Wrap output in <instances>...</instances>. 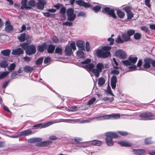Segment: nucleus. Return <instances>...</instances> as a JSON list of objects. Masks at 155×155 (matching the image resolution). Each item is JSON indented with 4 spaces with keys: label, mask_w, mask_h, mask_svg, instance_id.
Listing matches in <instances>:
<instances>
[{
    "label": "nucleus",
    "mask_w": 155,
    "mask_h": 155,
    "mask_svg": "<svg viewBox=\"0 0 155 155\" xmlns=\"http://www.w3.org/2000/svg\"><path fill=\"white\" fill-rule=\"evenodd\" d=\"M111 47L110 46H105L102 48L101 49L97 50L96 51L97 56L100 58H107L110 55L109 50Z\"/></svg>",
    "instance_id": "f257e3e1"
},
{
    "label": "nucleus",
    "mask_w": 155,
    "mask_h": 155,
    "mask_svg": "<svg viewBox=\"0 0 155 155\" xmlns=\"http://www.w3.org/2000/svg\"><path fill=\"white\" fill-rule=\"evenodd\" d=\"M106 143L108 146H111L114 144L112 138H117L118 137L117 134L115 133L108 132L105 134Z\"/></svg>",
    "instance_id": "f03ea898"
},
{
    "label": "nucleus",
    "mask_w": 155,
    "mask_h": 155,
    "mask_svg": "<svg viewBox=\"0 0 155 155\" xmlns=\"http://www.w3.org/2000/svg\"><path fill=\"white\" fill-rule=\"evenodd\" d=\"M91 62V60L90 59H87L86 60L81 62L80 65L81 67L84 68L87 71H91L93 72V69L95 66V65L93 63H89Z\"/></svg>",
    "instance_id": "7ed1b4c3"
},
{
    "label": "nucleus",
    "mask_w": 155,
    "mask_h": 155,
    "mask_svg": "<svg viewBox=\"0 0 155 155\" xmlns=\"http://www.w3.org/2000/svg\"><path fill=\"white\" fill-rule=\"evenodd\" d=\"M154 116L153 114L151 112H143L139 114L140 120H149L155 119V117H152Z\"/></svg>",
    "instance_id": "20e7f679"
},
{
    "label": "nucleus",
    "mask_w": 155,
    "mask_h": 155,
    "mask_svg": "<svg viewBox=\"0 0 155 155\" xmlns=\"http://www.w3.org/2000/svg\"><path fill=\"white\" fill-rule=\"evenodd\" d=\"M96 68L93 69V73L96 77L99 76L100 73L104 68V65L101 63H98L96 65Z\"/></svg>",
    "instance_id": "39448f33"
},
{
    "label": "nucleus",
    "mask_w": 155,
    "mask_h": 155,
    "mask_svg": "<svg viewBox=\"0 0 155 155\" xmlns=\"http://www.w3.org/2000/svg\"><path fill=\"white\" fill-rule=\"evenodd\" d=\"M102 12L104 14H107L110 16L114 18H116V17L114 10L109 7H105L103 8L102 10Z\"/></svg>",
    "instance_id": "423d86ee"
},
{
    "label": "nucleus",
    "mask_w": 155,
    "mask_h": 155,
    "mask_svg": "<svg viewBox=\"0 0 155 155\" xmlns=\"http://www.w3.org/2000/svg\"><path fill=\"white\" fill-rule=\"evenodd\" d=\"M74 9L72 8H69L67 11L68 19L70 21H74L76 17V15L74 13Z\"/></svg>",
    "instance_id": "0eeeda50"
},
{
    "label": "nucleus",
    "mask_w": 155,
    "mask_h": 155,
    "mask_svg": "<svg viewBox=\"0 0 155 155\" xmlns=\"http://www.w3.org/2000/svg\"><path fill=\"white\" fill-rule=\"evenodd\" d=\"M36 51V47L33 45H29L28 49L25 50L26 53L28 55L34 54Z\"/></svg>",
    "instance_id": "6e6552de"
},
{
    "label": "nucleus",
    "mask_w": 155,
    "mask_h": 155,
    "mask_svg": "<svg viewBox=\"0 0 155 155\" xmlns=\"http://www.w3.org/2000/svg\"><path fill=\"white\" fill-rule=\"evenodd\" d=\"M116 55L119 58L122 59H125L127 57L125 52L122 50H119L115 52Z\"/></svg>",
    "instance_id": "1a4fd4ad"
},
{
    "label": "nucleus",
    "mask_w": 155,
    "mask_h": 155,
    "mask_svg": "<svg viewBox=\"0 0 155 155\" xmlns=\"http://www.w3.org/2000/svg\"><path fill=\"white\" fill-rule=\"evenodd\" d=\"M55 123V122H53V121H50L44 124H40L36 125H35L33 126V127H36L37 128L41 129L46 127Z\"/></svg>",
    "instance_id": "9d476101"
},
{
    "label": "nucleus",
    "mask_w": 155,
    "mask_h": 155,
    "mask_svg": "<svg viewBox=\"0 0 155 155\" xmlns=\"http://www.w3.org/2000/svg\"><path fill=\"white\" fill-rule=\"evenodd\" d=\"M46 4V2L45 0H38V2L36 4L37 8L40 10H43Z\"/></svg>",
    "instance_id": "9b49d317"
},
{
    "label": "nucleus",
    "mask_w": 155,
    "mask_h": 155,
    "mask_svg": "<svg viewBox=\"0 0 155 155\" xmlns=\"http://www.w3.org/2000/svg\"><path fill=\"white\" fill-rule=\"evenodd\" d=\"M24 50L21 48H18L12 50V54L14 55H20L24 53Z\"/></svg>",
    "instance_id": "f8f14e48"
},
{
    "label": "nucleus",
    "mask_w": 155,
    "mask_h": 155,
    "mask_svg": "<svg viewBox=\"0 0 155 155\" xmlns=\"http://www.w3.org/2000/svg\"><path fill=\"white\" fill-rule=\"evenodd\" d=\"M152 59L147 58L144 60V64L143 65L145 68H150V64H152Z\"/></svg>",
    "instance_id": "ddd939ff"
},
{
    "label": "nucleus",
    "mask_w": 155,
    "mask_h": 155,
    "mask_svg": "<svg viewBox=\"0 0 155 155\" xmlns=\"http://www.w3.org/2000/svg\"><path fill=\"white\" fill-rule=\"evenodd\" d=\"M5 31L8 32H10L12 31L13 29V26L11 25L9 21H6L5 22Z\"/></svg>",
    "instance_id": "4468645a"
},
{
    "label": "nucleus",
    "mask_w": 155,
    "mask_h": 155,
    "mask_svg": "<svg viewBox=\"0 0 155 155\" xmlns=\"http://www.w3.org/2000/svg\"><path fill=\"white\" fill-rule=\"evenodd\" d=\"M27 1L28 0H22L21 1V5L20 8L22 10L29 9L30 7L28 6V5L27 4Z\"/></svg>",
    "instance_id": "2eb2a0df"
},
{
    "label": "nucleus",
    "mask_w": 155,
    "mask_h": 155,
    "mask_svg": "<svg viewBox=\"0 0 155 155\" xmlns=\"http://www.w3.org/2000/svg\"><path fill=\"white\" fill-rule=\"evenodd\" d=\"M76 45L79 49H82L85 51L84 46L85 43L84 41H79L76 42Z\"/></svg>",
    "instance_id": "dca6fc26"
},
{
    "label": "nucleus",
    "mask_w": 155,
    "mask_h": 155,
    "mask_svg": "<svg viewBox=\"0 0 155 155\" xmlns=\"http://www.w3.org/2000/svg\"><path fill=\"white\" fill-rule=\"evenodd\" d=\"M76 3L80 6H84L85 7H88L90 6V5L89 4L86 3L82 0H77Z\"/></svg>",
    "instance_id": "f3484780"
},
{
    "label": "nucleus",
    "mask_w": 155,
    "mask_h": 155,
    "mask_svg": "<svg viewBox=\"0 0 155 155\" xmlns=\"http://www.w3.org/2000/svg\"><path fill=\"white\" fill-rule=\"evenodd\" d=\"M117 82V78L114 76H113L111 80V85L113 89H115L116 87V84Z\"/></svg>",
    "instance_id": "a211bd4d"
},
{
    "label": "nucleus",
    "mask_w": 155,
    "mask_h": 155,
    "mask_svg": "<svg viewBox=\"0 0 155 155\" xmlns=\"http://www.w3.org/2000/svg\"><path fill=\"white\" fill-rule=\"evenodd\" d=\"M145 152V150L143 149H133L132 150V152L136 155H141L144 153Z\"/></svg>",
    "instance_id": "6ab92c4d"
},
{
    "label": "nucleus",
    "mask_w": 155,
    "mask_h": 155,
    "mask_svg": "<svg viewBox=\"0 0 155 155\" xmlns=\"http://www.w3.org/2000/svg\"><path fill=\"white\" fill-rule=\"evenodd\" d=\"M32 133V131L30 129H28L21 132L20 133V136H26L31 135Z\"/></svg>",
    "instance_id": "aec40b11"
},
{
    "label": "nucleus",
    "mask_w": 155,
    "mask_h": 155,
    "mask_svg": "<svg viewBox=\"0 0 155 155\" xmlns=\"http://www.w3.org/2000/svg\"><path fill=\"white\" fill-rule=\"evenodd\" d=\"M84 50L79 49L77 52V55L79 58H84L85 57V54L83 52Z\"/></svg>",
    "instance_id": "412c9836"
},
{
    "label": "nucleus",
    "mask_w": 155,
    "mask_h": 155,
    "mask_svg": "<svg viewBox=\"0 0 155 155\" xmlns=\"http://www.w3.org/2000/svg\"><path fill=\"white\" fill-rule=\"evenodd\" d=\"M118 143L122 147H129L132 145V144L126 141L119 142Z\"/></svg>",
    "instance_id": "4be33fe9"
},
{
    "label": "nucleus",
    "mask_w": 155,
    "mask_h": 155,
    "mask_svg": "<svg viewBox=\"0 0 155 155\" xmlns=\"http://www.w3.org/2000/svg\"><path fill=\"white\" fill-rule=\"evenodd\" d=\"M42 140L40 138H30L28 140V142L29 143H33L37 142H40Z\"/></svg>",
    "instance_id": "5701e85b"
},
{
    "label": "nucleus",
    "mask_w": 155,
    "mask_h": 155,
    "mask_svg": "<svg viewBox=\"0 0 155 155\" xmlns=\"http://www.w3.org/2000/svg\"><path fill=\"white\" fill-rule=\"evenodd\" d=\"M47 48V45L45 43H44L41 45H38V46L37 49L39 51L43 52Z\"/></svg>",
    "instance_id": "b1692460"
},
{
    "label": "nucleus",
    "mask_w": 155,
    "mask_h": 155,
    "mask_svg": "<svg viewBox=\"0 0 155 155\" xmlns=\"http://www.w3.org/2000/svg\"><path fill=\"white\" fill-rule=\"evenodd\" d=\"M55 46L51 44L48 45L47 47V51L48 53H52L54 50Z\"/></svg>",
    "instance_id": "393cba45"
},
{
    "label": "nucleus",
    "mask_w": 155,
    "mask_h": 155,
    "mask_svg": "<svg viewBox=\"0 0 155 155\" xmlns=\"http://www.w3.org/2000/svg\"><path fill=\"white\" fill-rule=\"evenodd\" d=\"M97 120H101L108 119V115L101 116L94 118Z\"/></svg>",
    "instance_id": "a878e982"
},
{
    "label": "nucleus",
    "mask_w": 155,
    "mask_h": 155,
    "mask_svg": "<svg viewBox=\"0 0 155 155\" xmlns=\"http://www.w3.org/2000/svg\"><path fill=\"white\" fill-rule=\"evenodd\" d=\"M108 119H118L120 118V114H113L108 115Z\"/></svg>",
    "instance_id": "bb28decb"
},
{
    "label": "nucleus",
    "mask_w": 155,
    "mask_h": 155,
    "mask_svg": "<svg viewBox=\"0 0 155 155\" xmlns=\"http://www.w3.org/2000/svg\"><path fill=\"white\" fill-rule=\"evenodd\" d=\"M72 52L71 48L69 46H67L65 48V54L67 55H71Z\"/></svg>",
    "instance_id": "cd10ccee"
},
{
    "label": "nucleus",
    "mask_w": 155,
    "mask_h": 155,
    "mask_svg": "<svg viewBox=\"0 0 155 155\" xmlns=\"http://www.w3.org/2000/svg\"><path fill=\"white\" fill-rule=\"evenodd\" d=\"M89 143H91L94 145H96V146H100L102 144V142L100 141H99V140H93L91 141H90L89 142Z\"/></svg>",
    "instance_id": "c85d7f7f"
},
{
    "label": "nucleus",
    "mask_w": 155,
    "mask_h": 155,
    "mask_svg": "<svg viewBox=\"0 0 155 155\" xmlns=\"http://www.w3.org/2000/svg\"><path fill=\"white\" fill-rule=\"evenodd\" d=\"M124 42L127 41H129L130 39V37L126 33L123 34L121 36Z\"/></svg>",
    "instance_id": "c756f323"
},
{
    "label": "nucleus",
    "mask_w": 155,
    "mask_h": 155,
    "mask_svg": "<svg viewBox=\"0 0 155 155\" xmlns=\"http://www.w3.org/2000/svg\"><path fill=\"white\" fill-rule=\"evenodd\" d=\"M128 60L130 61V64H131L136 63L137 61V57L130 56L128 58Z\"/></svg>",
    "instance_id": "7c9ffc66"
},
{
    "label": "nucleus",
    "mask_w": 155,
    "mask_h": 155,
    "mask_svg": "<svg viewBox=\"0 0 155 155\" xmlns=\"http://www.w3.org/2000/svg\"><path fill=\"white\" fill-rule=\"evenodd\" d=\"M81 121V119H73V120H70V119H65L64 120V121H61V122H71V123H74L77 122H80Z\"/></svg>",
    "instance_id": "2f4dec72"
},
{
    "label": "nucleus",
    "mask_w": 155,
    "mask_h": 155,
    "mask_svg": "<svg viewBox=\"0 0 155 155\" xmlns=\"http://www.w3.org/2000/svg\"><path fill=\"white\" fill-rule=\"evenodd\" d=\"M11 50L10 49H6L2 50L1 53L2 54L5 56H8L10 55Z\"/></svg>",
    "instance_id": "473e14b6"
},
{
    "label": "nucleus",
    "mask_w": 155,
    "mask_h": 155,
    "mask_svg": "<svg viewBox=\"0 0 155 155\" xmlns=\"http://www.w3.org/2000/svg\"><path fill=\"white\" fill-rule=\"evenodd\" d=\"M105 80L103 78H99L98 84L99 86H101L104 84Z\"/></svg>",
    "instance_id": "72a5a7b5"
},
{
    "label": "nucleus",
    "mask_w": 155,
    "mask_h": 155,
    "mask_svg": "<svg viewBox=\"0 0 155 155\" xmlns=\"http://www.w3.org/2000/svg\"><path fill=\"white\" fill-rule=\"evenodd\" d=\"M18 40L21 42L24 41L26 39V34L25 33L21 34L18 37Z\"/></svg>",
    "instance_id": "f704fd0d"
},
{
    "label": "nucleus",
    "mask_w": 155,
    "mask_h": 155,
    "mask_svg": "<svg viewBox=\"0 0 155 155\" xmlns=\"http://www.w3.org/2000/svg\"><path fill=\"white\" fill-rule=\"evenodd\" d=\"M28 6L30 7L29 9L31 8L32 7H34L35 6L36 3L34 0H31L28 2Z\"/></svg>",
    "instance_id": "c9c22d12"
},
{
    "label": "nucleus",
    "mask_w": 155,
    "mask_h": 155,
    "mask_svg": "<svg viewBox=\"0 0 155 155\" xmlns=\"http://www.w3.org/2000/svg\"><path fill=\"white\" fill-rule=\"evenodd\" d=\"M33 70V67L29 66H26L24 69V71L27 73L32 72Z\"/></svg>",
    "instance_id": "e433bc0d"
},
{
    "label": "nucleus",
    "mask_w": 155,
    "mask_h": 155,
    "mask_svg": "<svg viewBox=\"0 0 155 155\" xmlns=\"http://www.w3.org/2000/svg\"><path fill=\"white\" fill-rule=\"evenodd\" d=\"M29 45L27 43H24L20 45V46L24 50H26L28 48Z\"/></svg>",
    "instance_id": "4c0bfd02"
},
{
    "label": "nucleus",
    "mask_w": 155,
    "mask_h": 155,
    "mask_svg": "<svg viewBox=\"0 0 155 155\" xmlns=\"http://www.w3.org/2000/svg\"><path fill=\"white\" fill-rule=\"evenodd\" d=\"M117 14L118 16L120 18H123L125 15V14L124 12L119 10L117 11Z\"/></svg>",
    "instance_id": "58836bf2"
},
{
    "label": "nucleus",
    "mask_w": 155,
    "mask_h": 155,
    "mask_svg": "<svg viewBox=\"0 0 155 155\" xmlns=\"http://www.w3.org/2000/svg\"><path fill=\"white\" fill-rule=\"evenodd\" d=\"M113 60L114 62V63H113V68H114L118 69L119 68L118 67V64L115 58H113Z\"/></svg>",
    "instance_id": "ea45409f"
},
{
    "label": "nucleus",
    "mask_w": 155,
    "mask_h": 155,
    "mask_svg": "<svg viewBox=\"0 0 155 155\" xmlns=\"http://www.w3.org/2000/svg\"><path fill=\"white\" fill-rule=\"evenodd\" d=\"M9 73L8 71L3 72L0 74V79H1L6 77Z\"/></svg>",
    "instance_id": "a19ab883"
},
{
    "label": "nucleus",
    "mask_w": 155,
    "mask_h": 155,
    "mask_svg": "<svg viewBox=\"0 0 155 155\" xmlns=\"http://www.w3.org/2000/svg\"><path fill=\"white\" fill-rule=\"evenodd\" d=\"M15 67L16 65L14 63L10 64L9 66L7 68L8 71H12L13 70Z\"/></svg>",
    "instance_id": "79ce46f5"
},
{
    "label": "nucleus",
    "mask_w": 155,
    "mask_h": 155,
    "mask_svg": "<svg viewBox=\"0 0 155 155\" xmlns=\"http://www.w3.org/2000/svg\"><path fill=\"white\" fill-rule=\"evenodd\" d=\"M8 64L5 61H2L0 63V66L2 68H6L8 66Z\"/></svg>",
    "instance_id": "37998d69"
},
{
    "label": "nucleus",
    "mask_w": 155,
    "mask_h": 155,
    "mask_svg": "<svg viewBox=\"0 0 155 155\" xmlns=\"http://www.w3.org/2000/svg\"><path fill=\"white\" fill-rule=\"evenodd\" d=\"M62 49L61 47H58L55 49V53L59 54H62Z\"/></svg>",
    "instance_id": "c03bdc74"
},
{
    "label": "nucleus",
    "mask_w": 155,
    "mask_h": 155,
    "mask_svg": "<svg viewBox=\"0 0 155 155\" xmlns=\"http://www.w3.org/2000/svg\"><path fill=\"white\" fill-rule=\"evenodd\" d=\"M115 41L117 43H122L124 42L123 39H122L120 36L119 35L115 39Z\"/></svg>",
    "instance_id": "a18cd8bd"
},
{
    "label": "nucleus",
    "mask_w": 155,
    "mask_h": 155,
    "mask_svg": "<svg viewBox=\"0 0 155 155\" xmlns=\"http://www.w3.org/2000/svg\"><path fill=\"white\" fill-rule=\"evenodd\" d=\"M101 7L99 5H97L93 7L92 8V9L94 12L97 13V12L100 9Z\"/></svg>",
    "instance_id": "49530a36"
},
{
    "label": "nucleus",
    "mask_w": 155,
    "mask_h": 155,
    "mask_svg": "<svg viewBox=\"0 0 155 155\" xmlns=\"http://www.w3.org/2000/svg\"><path fill=\"white\" fill-rule=\"evenodd\" d=\"M141 35L139 33H136L134 34V38L136 40L140 39L141 37Z\"/></svg>",
    "instance_id": "de8ad7c7"
},
{
    "label": "nucleus",
    "mask_w": 155,
    "mask_h": 155,
    "mask_svg": "<svg viewBox=\"0 0 155 155\" xmlns=\"http://www.w3.org/2000/svg\"><path fill=\"white\" fill-rule=\"evenodd\" d=\"M135 31L133 30H129L127 32V34L130 37L134 34Z\"/></svg>",
    "instance_id": "09e8293b"
},
{
    "label": "nucleus",
    "mask_w": 155,
    "mask_h": 155,
    "mask_svg": "<svg viewBox=\"0 0 155 155\" xmlns=\"http://www.w3.org/2000/svg\"><path fill=\"white\" fill-rule=\"evenodd\" d=\"M129 68L130 70H131V71H134L137 70V66L135 65H132L130 66L129 67ZM140 69H141V68H140V69H138V70Z\"/></svg>",
    "instance_id": "8fccbe9b"
},
{
    "label": "nucleus",
    "mask_w": 155,
    "mask_h": 155,
    "mask_svg": "<svg viewBox=\"0 0 155 155\" xmlns=\"http://www.w3.org/2000/svg\"><path fill=\"white\" fill-rule=\"evenodd\" d=\"M43 58H40L38 59L36 61V64L38 65L41 64L43 61Z\"/></svg>",
    "instance_id": "3c124183"
},
{
    "label": "nucleus",
    "mask_w": 155,
    "mask_h": 155,
    "mask_svg": "<svg viewBox=\"0 0 155 155\" xmlns=\"http://www.w3.org/2000/svg\"><path fill=\"white\" fill-rule=\"evenodd\" d=\"M96 99L93 97L88 101L87 104L88 105H91L93 104L96 101Z\"/></svg>",
    "instance_id": "603ef678"
},
{
    "label": "nucleus",
    "mask_w": 155,
    "mask_h": 155,
    "mask_svg": "<svg viewBox=\"0 0 155 155\" xmlns=\"http://www.w3.org/2000/svg\"><path fill=\"white\" fill-rule=\"evenodd\" d=\"M52 142L50 140H47L42 142V144L45 146H46L52 143Z\"/></svg>",
    "instance_id": "864d4df0"
},
{
    "label": "nucleus",
    "mask_w": 155,
    "mask_h": 155,
    "mask_svg": "<svg viewBox=\"0 0 155 155\" xmlns=\"http://www.w3.org/2000/svg\"><path fill=\"white\" fill-rule=\"evenodd\" d=\"M77 16L78 17L82 16L85 17L86 16V14L85 13L83 12H81L78 14Z\"/></svg>",
    "instance_id": "5fc2aeb1"
},
{
    "label": "nucleus",
    "mask_w": 155,
    "mask_h": 155,
    "mask_svg": "<svg viewBox=\"0 0 155 155\" xmlns=\"http://www.w3.org/2000/svg\"><path fill=\"white\" fill-rule=\"evenodd\" d=\"M122 62L126 66H128L131 65L130 61L128 59L124 61H122Z\"/></svg>",
    "instance_id": "6e6d98bb"
},
{
    "label": "nucleus",
    "mask_w": 155,
    "mask_h": 155,
    "mask_svg": "<svg viewBox=\"0 0 155 155\" xmlns=\"http://www.w3.org/2000/svg\"><path fill=\"white\" fill-rule=\"evenodd\" d=\"M127 16L128 19H131L133 17V14L131 12H130L127 13Z\"/></svg>",
    "instance_id": "4d7b16f0"
},
{
    "label": "nucleus",
    "mask_w": 155,
    "mask_h": 155,
    "mask_svg": "<svg viewBox=\"0 0 155 155\" xmlns=\"http://www.w3.org/2000/svg\"><path fill=\"white\" fill-rule=\"evenodd\" d=\"M145 143L146 144H150L152 143V141L150 140V138H147L145 139Z\"/></svg>",
    "instance_id": "13d9d810"
},
{
    "label": "nucleus",
    "mask_w": 155,
    "mask_h": 155,
    "mask_svg": "<svg viewBox=\"0 0 155 155\" xmlns=\"http://www.w3.org/2000/svg\"><path fill=\"white\" fill-rule=\"evenodd\" d=\"M114 40V39L111 37L108 38V41L110 42V45H113Z\"/></svg>",
    "instance_id": "bf43d9fd"
},
{
    "label": "nucleus",
    "mask_w": 155,
    "mask_h": 155,
    "mask_svg": "<svg viewBox=\"0 0 155 155\" xmlns=\"http://www.w3.org/2000/svg\"><path fill=\"white\" fill-rule=\"evenodd\" d=\"M117 132L122 136H125L127 135L128 133L125 131H118Z\"/></svg>",
    "instance_id": "052dcab7"
},
{
    "label": "nucleus",
    "mask_w": 155,
    "mask_h": 155,
    "mask_svg": "<svg viewBox=\"0 0 155 155\" xmlns=\"http://www.w3.org/2000/svg\"><path fill=\"white\" fill-rule=\"evenodd\" d=\"M73 24V23L67 21L64 23H63V25H65L66 26H71Z\"/></svg>",
    "instance_id": "680f3d73"
},
{
    "label": "nucleus",
    "mask_w": 155,
    "mask_h": 155,
    "mask_svg": "<svg viewBox=\"0 0 155 155\" xmlns=\"http://www.w3.org/2000/svg\"><path fill=\"white\" fill-rule=\"evenodd\" d=\"M51 58L50 57H46L44 60V63L45 64H47L51 60Z\"/></svg>",
    "instance_id": "e2e57ef3"
},
{
    "label": "nucleus",
    "mask_w": 155,
    "mask_h": 155,
    "mask_svg": "<svg viewBox=\"0 0 155 155\" xmlns=\"http://www.w3.org/2000/svg\"><path fill=\"white\" fill-rule=\"evenodd\" d=\"M86 49L87 51H89L90 50V45L89 43L87 41L86 43Z\"/></svg>",
    "instance_id": "0e129e2a"
},
{
    "label": "nucleus",
    "mask_w": 155,
    "mask_h": 155,
    "mask_svg": "<svg viewBox=\"0 0 155 155\" xmlns=\"http://www.w3.org/2000/svg\"><path fill=\"white\" fill-rule=\"evenodd\" d=\"M52 40L55 43H57L59 42V40L56 36L53 37L52 38Z\"/></svg>",
    "instance_id": "69168bd1"
},
{
    "label": "nucleus",
    "mask_w": 155,
    "mask_h": 155,
    "mask_svg": "<svg viewBox=\"0 0 155 155\" xmlns=\"http://www.w3.org/2000/svg\"><path fill=\"white\" fill-rule=\"evenodd\" d=\"M18 75L17 73L16 72H13L11 75V77L13 79L15 78H16V76Z\"/></svg>",
    "instance_id": "338daca9"
},
{
    "label": "nucleus",
    "mask_w": 155,
    "mask_h": 155,
    "mask_svg": "<svg viewBox=\"0 0 155 155\" xmlns=\"http://www.w3.org/2000/svg\"><path fill=\"white\" fill-rule=\"evenodd\" d=\"M65 8L64 7H62L60 10V12L61 14H64L65 13Z\"/></svg>",
    "instance_id": "774afa93"
}]
</instances>
